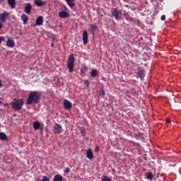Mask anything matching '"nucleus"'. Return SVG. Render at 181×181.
Returning <instances> with one entry per match:
<instances>
[{"mask_svg":"<svg viewBox=\"0 0 181 181\" xmlns=\"http://www.w3.org/2000/svg\"><path fill=\"white\" fill-rule=\"evenodd\" d=\"M59 18H69V13H67V11H62L59 13Z\"/></svg>","mask_w":181,"mask_h":181,"instance_id":"ddd939ff","label":"nucleus"},{"mask_svg":"<svg viewBox=\"0 0 181 181\" xmlns=\"http://www.w3.org/2000/svg\"><path fill=\"white\" fill-rule=\"evenodd\" d=\"M102 181H112L111 178H110L107 175H103V178L102 179Z\"/></svg>","mask_w":181,"mask_h":181,"instance_id":"393cba45","label":"nucleus"},{"mask_svg":"<svg viewBox=\"0 0 181 181\" xmlns=\"http://www.w3.org/2000/svg\"><path fill=\"white\" fill-rule=\"evenodd\" d=\"M53 181H63V177L60 175H57L54 177Z\"/></svg>","mask_w":181,"mask_h":181,"instance_id":"aec40b11","label":"nucleus"},{"mask_svg":"<svg viewBox=\"0 0 181 181\" xmlns=\"http://www.w3.org/2000/svg\"><path fill=\"white\" fill-rule=\"evenodd\" d=\"M35 5H36V6H43V5H46V1L35 0Z\"/></svg>","mask_w":181,"mask_h":181,"instance_id":"2eb2a0df","label":"nucleus"},{"mask_svg":"<svg viewBox=\"0 0 181 181\" xmlns=\"http://www.w3.org/2000/svg\"><path fill=\"white\" fill-rule=\"evenodd\" d=\"M21 20L23 22L24 25L28 24V21H29V17L26 14L21 15Z\"/></svg>","mask_w":181,"mask_h":181,"instance_id":"4468645a","label":"nucleus"},{"mask_svg":"<svg viewBox=\"0 0 181 181\" xmlns=\"http://www.w3.org/2000/svg\"><path fill=\"white\" fill-rule=\"evenodd\" d=\"M76 59L74 58V54H71L69 56L68 61H67V67L69 69V73H73L74 71V63Z\"/></svg>","mask_w":181,"mask_h":181,"instance_id":"f03ea898","label":"nucleus"},{"mask_svg":"<svg viewBox=\"0 0 181 181\" xmlns=\"http://www.w3.org/2000/svg\"><path fill=\"white\" fill-rule=\"evenodd\" d=\"M147 179L148 180H153V174H152L151 172L147 173Z\"/></svg>","mask_w":181,"mask_h":181,"instance_id":"b1692460","label":"nucleus"},{"mask_svg":"<svg viewBox=\"0 0 181 181\" xmlns=\"http://www.w3.org/2000/svg\"><path fill=\"white\" fill-rule=\"evenodd\" d=\"M160 19H161V21H166V16H165V15L161 16Z\"/></svg>","mask_w":181,"mask_h":181,"instance_id":"c756f323","label":"nucleus"},{"mask_svg":"<svg viewBox=\"0 0 181 181\" xmlns=\"http://www.w3.org/2000/svg\"><path fill=\"white\" fill-rule=\"evenodd\" d=\"M64 107L65 110H67L69 111V110H71L73 107V104L71 103V102L69 101L67 99H65L64 100Z\"/></svg>","mask_w":181,"mask_h":181,"instance_id":"0eeeda50","label":"nucleus"},{"mask_svg":"<svg viewBox=\"0 0 181 181\" xmlns=\"http://www.w3.org/2000/svg\"><path fill=\"white\" fill-rule=\"evenodd\" d=\"M64 173H69V172H70V168H66L64 170Z\"/></svg>","mask_w":181,"mask_h":181,"instance_id":"cd10ccee","label":"nucleus"},{"mask_svg":"<svg viewBox=\"0 0 181 181\" xmlns=\"http://www.w3.org/2000/svg\"><path fill=\"white\" fill-rule=\"evenodd\" d=\"M0 139L1 141H7L8 139V136L4 132L0 133Z\"/></svg>","mask_w":181,"mask_h":181,"instance_id":"6ab92c4d","label":"nucleus"},{"mask_svg":"<svg viewBox=\"0 0 181 181\" xmlns=\"http://www.w3.org/2000/svg\"><path fill=\"white\" fill-rule=\"evenodd\" d=\"M91 77H97L98 76V71L97 69H93L90 72Z\"/></svg>","mask_w":181,"mask_h":181,"instance_id":"412c9836","label":"nucleus"},{"mask_svg":"<svg viewBox=\"0 0 181 181\" xmlns=\"http://www.w3.org/2000/svg\"><path fill=\"white\" fill-rule=\"evenodd\" d=\"M166 122L167 124H170V119H167Z\"/></svg>","mask_w":181,"mask_h":181,"instance_id":"2f4dec72","label":"nucleus"},{"mask_svg":"<svg viewBox=\"0 0 181 181\" xmlns=\"http://www.w3.org/2000/svg\"><path fill=\"white\" fill-rule=\"evenodd\" d=\"M0 104H2V101L0 100Z\"/></svg>","mask_w":181,"mask_h":181,"instance_id":"4c0bfd02","label":"nucleus"},{"mask_svg":"<svg viewBox=\"0 0 181 181\" xmlns=\"http://www.w3.org/2000/svg\"><path fill=\"white\" fill-rule=\"evenodd\" d=\"M98 29V27L97 26V25H91V30H92V33L93 35H94V33H95V31Z\"/></svg>","mask_w":181,"mask_h":181,"instance_id":"5701e85b","label":"nucleus"},{"mask_svg":"<svg viewBox=\"0 0 181 181\" xmlns=\"http://www.w3.org/2000/svg\"><path fill=\"white\" fill-rule=\"evenodd\" d=\"M11 105L13 110L21 111V110H22V107H23V100L14 99L13 101L11 102Z\"/></svg>","mask_w":181,"mask_h":181,"instance_id":"7ed1b4c3","label":"nucleus"},{"mask_svg":"<svg viewBox=\"0 0 181 181\" xmlns=\"http://www.w3.org/2000/svg\"><path fill=\"white\" fill-rule=\"evenodd\" d=\"M4 107H8V103H4Z\"/></svg>","mask_w":181,"mask_h":181,"instance_id":"72a5a7b5","label":"nucleus"},{"mask_svg":"<svg viewBox=\"0 0 181 181\" xmlns=\"http://www.w3.org/2000/svg\"><path fill=\"white\" fill-rule=\"evenodd\" d=\"M41 97L42 93H40V92L32 91L28 95L26 100V104L28 105H32V104H39Z\"/></svg>","mask_w":181,"mask_h":181,"instance_id":"f257e3e1","label":"nucleus"},{"mask_svg":"<svg viewBox=\"0 0 181 181\" xmlns=\"http://www.w3.org/2000/svg\"><path fill=\"white\" fill-rule=\"evenodd\" d=\"M112 15L114 16V18H115L116 21H121L122 11L121 10H118V8H113Z\"/></svg>","mask_w":181,"mask_h":181,"instance_id":"20e7f679","label":"nucleus"},{"mask_svg":"<svg viewBox=\"0 0 181 181\" xmlns=\"http://www.w3.org/2000/svg\"><path fill=\"white\" fill-rule=\"evenodd\" d=\"M43 22H44L43 16H40L38 18H37L36 25L40 26V25H43Z\"/></svg>","mask_w":181,"mask_h":181,"instance_id":"f8f14e48","label":"nucleus"},{"mask_svg":"<svg viewBox=\"0 0 181 181\" xmlns=\"http://www.w3.org/2000/svg\"><path fill=\"white\" fill-rule=\"evenodd\" d=\"M0 100H2V98H0Z\"/></svg>","mask_w":181,"mask_h":181,"instance_id":"58836bf2","label":"nucleus"},{"mask_svg":"<svg viewBox=\"0 0 181 181\" xmlns=\"http://www.w3.org/2000/svg\"><path fill=\"white\" fill-rule=\"evenodd\" d=\"M8 4L11 6L12 9L15 8V6L16 5V0H8Z\"/></svg>","mask_w":181,"mask_h":181,"instance_id":"f3484780","label":"nucleus"},{"mask_svg":"<svg viewBox=\"0 0 181 181\" xmlns=\"http://www.w3.org/2000/svg\"><path fill=\"white\" fill-rule=\"evenodd\" d=\"M66 2L68 4L70 8H74V6H76V3H74V0H66Z\"/></svg>","mask_w":181,"mask_h":181,"instance_id":"a211bd4d","label":"nucleus"},{"mask_svg":"<svg viewBox=\"0 0 181 181\" xmlns=\"http://www.w3.org/2000/svg\"><path fill=\"white\" fill-rule=\"evenodd\" d=\"M2 86H3L2 82H1V80H0V87H2Z\"/></svg>","mask_w":181,"mask_h":181,"instance_id":"f704fd0d","label":"nucleus"},{"mask_svg":"<svg viewBox=\"0 0 181 181\" xmlns=\"http://www.w3.org/2000/svg\"><path fill=\"white\" fill-rule=\"evenodd\" d=\"M54 46V45L53 43H52V47Z\"/></svg>","mask_w":181,"mask_h":181,"instance_id":"e433bc0d","label":"nucleus"},{"mask_svg":"<svg viewBox=\"0 0 181 181\" xmlns=\"http://www.w3.org/2000/svg\"><path fill=\"white\" fill-rule=\"evenodd\" d=\"M137 71L138 72H136V74L138 75L139 78H141V81H144V77H145V70L143 69V68L141 67H138Z\"/></svg>","mask_w":181,"mask_h":181,"instance_id":"39448f33","label":"nucleus"},{"mask_svg":"<svg viewBox=\"0 0 181 181\" xmlns=\"http://www.w3.org/2000/svg\"><path fill=\"white\" fill-rule=\"evenodd\" d=\"M86 158L88 159H93L94 158V153H93V150L91 148H88L86 152Z\"/></svg>","mask_w":181,"mask_h":181,"instance_id":"9d476101","label":"nucleus"},{"mask_svg":"<svg viewBox=\"0 0 181 181\" xmlns=\"http://www.w3.org/2000/svg\"><path fill=\"white\" fill-rule=\"evenodd\" d=\"M6 46L8 47H15V41L13 40H8L6 42Z\"/></svg>","mask_w":181,"mask_h":181,"instance_id":"dca6fc26","label":"nucleus"},{"mask_svg":"<svg viewBox=\"0 0 181 181\" xmlns=\"http://www.w3.org/2000/svg\"><path fill=\"white\" fill-rule=\"evenodd\" d=\"M88 42V33L87 30L83 31V45H87Z\"/></svg>","mask_w":181,"mask_h":181,"instance_id":"1a4fd4ad","label":"nucleus"},{"mask_svg":"<svg viewBox=\"0 0 181 181\" xmlns=\"http://www.w3.org/2000/svg\"><path fill=\"white\" fill-rule=\"evenodd\" d=\"M100 151V146H96L95 148V152H99Z\"/></svg>","mask_w":181,"mask_h":181,"instance_id":"c85d7f7f","label":"nucleus"},{"mask_svg":"<svg viewBox=\"0 0 181 181\" xmlns=\"http://www.w3.org/2000/svg\"><path fill=\"white\" fill-rule=\"evenodd\" d=\"M87 70H88L87 66H84L83 68H81V73L84 74V73H86V71H87Z\"/></svg>","mask_w":181,"mask_h":181,"instance_id":"a878e982","label":"nucleus"},{"mask_svg":"<svg viewBox=\"0 0 181 181\" xmlns=\"http://www.w3.org/2000/svg\"><path fill=\"white\" fill-rule=\"evenodd\" d=\"M83 83L85 87H88V86H90V82H88L87 80L84 81Z\"/></svg>","mask_w":181,"mask_h":181,"instance_id":"bb28decb","label":"nucleus"},{"mask_svg":"<svg viewBox=\"0 0 181 181\" xmlns=\"http://www.w3.org/2000/svg\"><path fill=\"white\" fill-rule=\"evenodd\" d=\"M63 129H62V125L56 123L54 126L53 132L54 134H62Z\"/></svg>","mask_w":181,"mask_h":181,"instance_id":"423d86ee","label":"nucleus"},{"mask_svg":"<svg viewBox=\"0 0 181 181\" xmlns=\"http://www.w3.org/2000/svg\"><path fill=\"white\" fill-rule=\"evenodd\" d=\"M3 40H5V38H4V37H0V45Z\"/></svg>","mask_w":181,"mask_h":181,"instance_id":"7c9ffc66","label":"nucleus"},{"mask_svg":"<svg viewBox=\"0 0 181 181\" xmlns=\"http://www.w3.org/2000/svg\"><path fill=\"white\" fill-rule=\"evenodd\" d=\"M5 0H0V4H2Z\"/></svg>","mask_w":181,"mask_h":181,"instance_id":"c9c22d12","label":"nucleus"},{"mask_svg":"<svg viewBox=\"0 0 181 181\" xmlns=\"http://www.w3.org/2000/svg\"><path fill=\"white\" fill-rule=\"evenodd\" d=\"M33 128H34V129H35L36 131H37V129H39V128H40V122H35L33 123Z\"/></svg>","mask_w":181,"mask_h":181,"instance_id":"4be33fe9","label":"nucleus"},{"mask_svg":"<svg viewBox=\"0 0 181 181\" xmlns=\"http://www.w3.org/2000/svg\"><path fill=\"white\" fill-rule=\"evenodd\" d=\"M2 27H3L2 23H0V30L2 29Z\"/></svg>","mask_w":181,"mask_h":181,"instance_id":"473e14b6","label":"nucleus"},{"mask_svg":"<svg viewBox=\"0 0 181 181\" xmlns=\"http://www.w3.org/2000/svg\"><path fill=\"white\" fill-rule=\"evenodd\" d=\"M25 12L27 15H30V12H32V4L30 3L27 4V6L25 7Z\"/></svg>","mask_w":181,"mask_h":181,"instance_id":"9b49d317","label":"nucleus"},{"mask_svg":"<svg viewBox=\"0 0 181 181\" xmlns=\"http://www.w3.org/2000/svg\"><path fill=\"white\" fill-rule=\"evenodd\" d=\"M11 13L9 12H4L0 15V21L1 22H6V20L8 19V16H10Z\"/></svg>","mask_w":181,"mask_h":181,"instance_id":"6e6552de","label":"nucleus"}]
</instances>
